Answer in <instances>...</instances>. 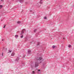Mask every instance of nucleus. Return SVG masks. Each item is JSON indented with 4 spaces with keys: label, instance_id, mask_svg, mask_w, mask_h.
I'll return each mask as SVG.
<instances>
[{
    "label": "nucleus",
    "instance_id": "1",
    "mask_svg": "<svg viewBox=\"0 0 74 74\" xmlns=\"http://www.w3.org/2000/svg\"><path fill=\"white\" fill-rule=\"evenodd\" d=\"M36 62H35V67H37L38 66V64L39 63H41L42 62V61L43 60V59L42 57H36Z\"/></svg>",
    "mask_w": 74,
    "mask_h": 74
},
{
    "label": "nucleus",
    "instance_id": "2",
    "mask_svg": "<svg viewBox=\"0 0 74 74\" xmlns=\"http://www.w3.org/2000/svg\"><path fill=\"white\" fill-rule=\"evenodd\" d=\"M17 1H19V2L21 3H22L24 2V0H17Z\"/></svg>",
    "mask_w": 74,
    "mask_h": 74
},
{
    "label": "nucleus",
    "instance_id": "3",
    "mask_svg": "<svg viewBox=\"0 0 74 74\" xmlns=\"http://www.w3.org/2000/svg\"><path fill=\"white\" fill-rule=\"evenodd\" d=\"M19 60V58L17 57L15 60V61L16 62H18Z\"/></svg>",
    "mask_w": 74,
    "mask_h": 74
},
{
    "label": "nucleus",
    "instance_id": "4",
    "mask_svg": "<svg viewBox=\"0 0 74 74\" xmlns=\"http://www.w3.org/2000/svg\"><path fill=\"white\" fill-rule=\"evenodd\" d=\"M14 55H15V53H14V52H13L12 53L11 56H14Z\"/></svg>",
    "mask_w": 74,
    "mask_h": 74
},
{
    "label": "nucleus",
    "instance_id": "5",
    "mask_svg": "<svg viewBox=\"0 0 74 74\" xmlns=\"http://www.w3.org/2000/svg\"><path fill=\"white\" fill-rule=\"evenodd\" d=\"M38 74H40L41 73V72H40V70L38 69Z\"/></svg>",
    "mask_w": 74,
    "mask_h": 74
},
{
    "label": "nucleus",
    "instance_id": "6",
    "mask_svg": "<svg viewBox=\"0 0 74 74\" xmlns=\"http://www.w3.org/2000/svg\"><path fill=\"white\" fill-rule=\"evenodd\" d=\"M28 54H30L31 53V50H28Z\"/></svg>",
    "mask_w": 74,
    "mask_h": 74
},
{
    "label": "nucleus",
    "instance_id": "7",
    "mask_svg": "<svg viewBox=\"0 0 74 74\" xmlns=\"http://www.w3.org/2000/svg\"><path fill=\"white\" fill-rule=\"evenodd\" d=\"M22 32H23V33H24V32H26V29H23Z\"/></svg>",
    "mask_w": 74,
    "mask_h": 74
},
{
    "label": "nucleus",
    "instance_id": "8",
    "mask_svg": "<svg viewBox=\"0 0 74 74\" xmlns=\"http://www.w3.org/2000/svg\"><path fill=\"white\" fill-rule=\"evenodd\" d=\"M8 51H9V52H8V53H10L11 52H12V50H9Z\"/></svg>",
    "mask_w": 74,
    "mask_h": 74
},
{
    "label": "nucleus",
    "instance_id": "9",
    "mask_svg": "<svg viewBox=\"0 0 74 74\" xmlns=\"http://www.w3.org/2000/svg\"><path fill=\"white\" fill-rule=\"evenodd\" d=\"M21 33L20 34L21 35H23V33H24V32H23V31H21Z\"/></svg>",
    "mask_w": 74,
    "mask_h": 74
},
{
    "label": "nucleus",
    "instance_id": "10",
    "mask_svg": "<svg viewBox=\"0 0 74 74\" xmlns=\"http://www.w3.org/2000/svg\"><path fill=\"white\" fill-rule=\"evenodd\" d=\"M22 66H25V63L22 62Z\"/></svg>",
    "mask_w": 74,
    "mask_h": 74
},
{
    "label": "nucleus",
    "instance_id": "11",
    "mask_svg": "<svg viewBox=\"0 0 74 74\" xmlns=\"http://www.w3.org/2000/svg\"><path fill=\"white\" fill-rule=\"evenodd\" d=\"M40 42H38L37 45V46L39 45H40Z\"/></svg>",
    "mask_w": 74,
    "mask_h": 74
},
{
    "label": "nucleus",
    "instance_id": "12",
    "mask_svg": "<svg viewBox=\"0 0 74 74\" xmlns=\"http://www.w3.org/2000/svg\"><path fill=\"white\" fill-rule=\"evenodd\" d=\"M17 23L19 24H21V21H18Z\"/></svg>",
    "mask_w": 74,
    "mask_h": 74
},
{
    "label": "nucleus",
    "instance_id": "13",
    "mask_svg": "<svg viewBox=\"0 0 74 74\" xmlns=\"http://www.w3.org/2000/svg\"><path fill=\"white\" fill-rule=\"evenodd\" d=\"M15 37L16 38H17V37H18V35H15Z\"/></svg>",
    "mask_w": 74,
    "mask_h": 74
},
{
    "label": "nucleus",
    "instance_id": "14",
    "mask_svg": "<svg viewBox=\"0 0 74 74\" xmlns=\"http://www.w3.org/2000/svg\"><path fill=\"white\" fill-rule=\"evenodd\" d=\"M52 48L53 49H54L55 48V45H53L52 46Z\"/></svg>",
    "mask_w": 74,
    "mask_h": 74
},
{
    "label": "nucleus",
    "instance_id": "15",
    "mask_svg": "<svg viewBox=\"0 0 74 74\" xmlns=\"http://www.w3.org/2000/svg\"><path fill=\"white\" fill-rule=\"evenodd\" d=\"M68 47H69V48H71V45H69Z\"/></svg>",
    "mask_w": 74,
    "mask_h": 74
},
{
    "label": "nucleus",
    "instance_id": "16",
    "mask_svg": "<svg viewBox=\"0 0 74 74\" xmlns=\"http://www.w3.org/2000/svg\"><path fill=\"white\" fill-rule=\"evenodd\" d=\"M35 73V72L34 71H32V74H34V73Z\"/></svg>",
    "mask_w": 74,
    "mask_h": 74
},
{
    "label": "nucleus",
    "instance_id": "17",
    "mask_svg": "<svg viewBox=\"0 0 74 74\" xmlns=\"http://www.w3.org/2000/svg\"><path fill=\"white\" fill-rule=\"evenodd\" d=\"M23 35H22V36H20V38H23Z\"/></svg>",
    "mask_w": 74,
    "mask_h": 74
},
{
    "label": "nucleus",
    "instance_id": "18",
    "mask_svg": "<svg viewBox=\"0 0 74 74\" xmlns=\"http://www.w3.org/2000/svg\"><path fill=\"white\" fill-rule=\"evenodd\" d=\"M36 31H37V29H35L34 30V32H36Z\"/></svg>",
    "mask_w": 74,
    "mask_h": 74
},
{
    "label": "nucleus",
    "instance_id": "19",
    "mask_svg": "<svg viewBox=\"0 0 74 74\" xmlns=\"http://www.w3.org/2000/svg\"><path fill=\"white\" fill-rule=\"evenodd\" d=\"M44 19H47V17H45L44 18Z\"/></svg>",
    "mask_w": 74,
    "mask_h": 74
},
{
    "label": "nucleus",
    "instance_id": "20",
    "mask_svg": "<svg viewBox=\"0 0 74 74\" xmlns=\"http://www.w3.org/2000/svg\"><path fill=\"white\" fill-rule=\"evenodd\" d=\"M40 4H42V2H40Z\"/></svg>",
    "mask_w": 74,
    "mask_h": 74
},
{
    "label": "nucleus",
    "instance_id": "21",
    "mask_svg": "<svg viewBox=\"0 0 74 74\" xmlns=\"http://www.w3.org/2000/svg\"><path fill=\"white\" fill-rule=\"evenodd\" d=\"M25 55H24L23 58H25Z\"/></svg>",
    "mask_w": 74,
    "mask_h": 74
},
{
    "label": "nucleus",
    "instance_id": "22",
    "mask_svg": "<svg viewBox=\"0 0 74 74\" xmlns=\"http://www.w3.org/2000/svg\"><path fill=\"white\" fill-rule=\"evenodd\" d=\"M42 1V0H40V2H41Z\"/></svg>",
    "mask_w": 74,
    "mask_h": 74
},
{
    "label": "nucleus",
    "instance_id": "23",
    "mask_svg": "<svg viewBox=\"0 0 74 74\" xmlns=\"http://www.w3.org/2000/svg\"><path fill=\"white\" fill-rule=\"evenodd\" d=\"M2 56H3V53H2Z\"/></svg>",
    "mask_w": 74,
    "mask_h": 74
},
{
    "label": "nucleus",
    "instance_id": "24",
    "mask_svg": "<svg viewBox=\"0 0 74 74\" xmlns=\"http://www.w3.org/2000/svg\"><path fill=\"white\" fill-rule=\"evenodd\" d=\"M45 63H43V66H44V65H45Z\"/></svg>",
    "mask_w": 74,
    "mask_h": 74
},
{
    "label": "nucleus",
    "instance_id": "25",
    "mask_svg": "<svg viewBox=\"0 0 74 74\" xmlns=\"http://www.w3.org/2000/svg\"><path fill=\"white\" fill-rule=\"evenodd\" d=\"M5 25H4V27H3V28H5Z\"/></svg>",
    "mask_w": 74,
    "mask_h": 74
},
{
    "label": "nucleus",
    "instance_id": "26",
    "mask_svg": "<svg viewBox=\"0 0 74 74\" xmlns=\"http://www.w3.org/2000/svg\"><path fill=\"white\" fill-rule=\"evenodd\" d=\"M63 39L64 40L65 39V38H63Z\"/></svg>",
    "mask_w": 74,
    "mask_h": 74
},
{
    "label": "nucleus",
    "instance_id": "27",
    "mask_svg": "<svg viewBox=\"0 0 74 74\" xmlns=\"http://www.w3.org/2000/svg\"><path fill=\"white\" fill-rule=\"evenodd\" d=\"M3 0H1V1H3Z\"/></svg>",
    "mask_w": 74,
    "mask_h": 74
},
{
    "label": "nucleus",
    "instance_id": "28",
    "mask_svg": "<svg viewBox=\"0 0 74 74\" xmlns=\"http://www.w3.org/2000/svg\"><path fill=\"white\" fill-rule=\"evenodd\" d=\"M2 5H0V7H2Z\"/></svg>",
    "mask_w": 74,
    "mask_h": 74
},
{
    "label": "nucleus",
    "instance_id": "29",
    "mask_svg": "<svg viewBox=\"0 0 74 74\" xmlns=\"http://www.w3.org/2000/svg\"><path fill=\"white\" fill-rule=\"evenodd\" d=\"M2 41H4V40L3 39L2 40Z\"/></svg>",
    "mask_w": 74,
    "mask_h": 74
},
{
    "label": "nucleus",
    "instance_id": "30",
    "mask_svg": "<svg viewBox=\"0 0 74 74\" xmlns=\"http://www.w3.org/2000/svg\"><path fill=\"white\" fill-rule=\"evenodd\" d=\"M30 12H32V10L30 11Z\"/></svg>",
    "mask_w": 74,
    "mask_h": 74
},
{
    "label": "nucleus",
    "instance_id": "31",
    "mask_svg": "<svg viewBox=\"0 0 74 74\" xmlns=\"http://www.w3.org/2000/svg\"><path fill=\"white\" fill-rule=\"evenodd\" d=\"M3 21V20H1V21Z\"/></svg>",
    "mask_w": 74,
    "mask_h": 74
},
{
    "label": "nucleus",
    "instance_id": "32",
    "mask_svg": "<svg viewBox=\"0 0 74 74\" xmlns=\"http://www.w3.org/2000/svg\"><path fill=\"white\" fill-rule=\"evenodd\" d=\"M38 7H40V6H39Z\"/></svg>",
    "mask_w": 74,
    "mask_h": 74
},
{
    "label": "nucleus",
    "instance_id": "33",
    "mask_svg": "<svg viewBox=\"0 0 74 74\" xmlns=\"http://www.w3.org/2000/svg\"><path fill=\"white\" fill-rule=\"evenodd\" d=\"M3 49H4V48H3Z\"/></svg>",
    "mask_w": 74,
    "mask_h": 74
},
{
    "label": "nucleus",
    "instance_id": "34",
    "mask_svg": "<svg viewBox=\"0 0 74 74\" xmlns=\"http://www.w3.org/2000/svg\"><path fill=\"white\" fill-rule=\"evenodd\" d=\"M0 55H1L0 54Z\"/></svg>",
    "mask_w": 74,
    "mask_h": 74
}]
</instances>
